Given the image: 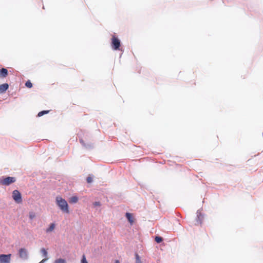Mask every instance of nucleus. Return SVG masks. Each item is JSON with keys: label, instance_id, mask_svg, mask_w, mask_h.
<instances>
[{"label": "nucleus", "instance_id": "nucleus-7", "mask_svg": "<svg viewBox=\"0 0 263 263\" xmlns=\"http://www.w3.org/2000/svg\"><path fill=\"white\" fill-rule=\"evenodd\" d=\"M41 252H42V253L43 254V256L44 257H45V258L42 259L39 263H44L48 259L47 257L48 253H47V251H46V250L45 249H44V248H42L41 249Z\"/></svg>", "mask_w": 263, "mask_h": 263}, {"label": "nucleus", "instance_id": "nucleus-3", "mask_svg": "<svg viewBox=\"0 0 263 263\" xmlns=\"http://www.w3.org/2000/svg\"><path fill=\"white\" fill-rule=\"evenodd\" d=\"M12 197L16 203H21L22 202V195L18 190H15L13 191Z\"/></svg>", "mask_w": 263, "mask_h": 263}, {"label": "nucleus", "instance_id": "nucleus-21", "mask_svg": "<svg viewBox=\"0 0 263 263\" xmlns=\"http://www.w3.org/2000/svg\"><path fill=\"white\" fill-rule=\"evenodd\" d=\"M115 263H120L119 260H116Z\"/></svg>", "mask_w": 263, "mask_h": 263}, {"label": "nucleus", "instance_id": "nucleus-23", "mask_svg": "<svg viewBox=\"0 0 263 263\" xmlns=\"http://www.w3.org/2000/svg\"><path fill=\"white\" fill-rule=\"evenodd\" d=\"M80 142L81 143H83V140L82 139H80Z\"/></svg>", "mask_w": 263, "mask_h": 263}, {"label": "nucleus", "instance_id": "nucleus-10", "mask_svg": "<svg viewBox=\"0 0 263 263\" xmlns=\"http://www.w3.org/2000/svg\"><path fill=\"white\" fill-rule=\"evenodd\" d=\"M55 224L54 223H52L50 224L48 228L46 229L45 231L46 233H49L53 231L55 228Z\"/></svg>", "mask_w": 263, "mask_h": 263}, {"label": "nucleus", "instance_id": "nucleus-17", "mask_svg": "<svg viewBox=\"0 0 263 263\" xmlns=\"http://www.w3.org/2000/svg\"><path fill=\"white\" fill-rule=\"evenodd\" d=\"M81 263H88L87 261L86 260L85 256L84 255H83L82 256Z\"/></svg>", "mask_w": 263, "mask_h": 263}, {"label": "nucleus", "instance_id": "nucleus-14", "mask_svg": "<svg viewBox=\"0 0 263 263\" xmlns=\"http://www.w3.org/2000/svg\"><path fill=\"white\" fill-rule=\"evenodd\" d=\"M49 112V110H43V111H41L40 112H39L38 113V115H37V116L38 117H41L42 116H43L45 114H48V112Z\"/></svg>", "mask_w": 263, "mask_h": 263}, {"label": "nucleus", "instance_id": "nucleus-8", "mask_svg": "<svg viewBox=\"0 0 263 263\" xmlns=\"http://www.w3.org/2000/svg\"><path fill=\"white\" fill-rule=\"evenodd\" d=\"M9 87V85L7 83H4L0 85V93H4L5 92Z\"/></svg>", "mask_w": 263, "mask_h": 263}, {"label": "nucleus", "instance_id": "nucleus-9", "mask_svg": "<svg viewBox=\"0 0 263 263\" xmlns=\"http://www.w3.org/2000/svg\"><path fill=\"white\" fill-rule=\"evenodd\" d=\"M8 76V70L6 68H3L0 69V77L6 78Z\"/></svg>", "mask_w": 263, "mask_h": 263}, {"label": "nucleus", "instance_id": "nucleus-18", "mask_svg": "<svg viewBox=\"0 0 263 263\" xmlns=\"http://www.w3.org/2000/svg\"><path fill=\"white\" fill-rule=\"evenodd\" d=\"M86 180H87V182L89 183L92 181V178L91 177L88 176L87 177Z\"/></svg>", "mask_w": 263, "mask_h": 263}, {"label": "nucleus", "instance_id": "nucleus-11", "mask_svg": "<svg viewBox=\"0 0 263 263\" xmlns=\"http://www.w3.org/2000/svg\"><path fill=\"white\" fill-rule=\"evenodd\" d=\"M126 216L130 224H133L135 220L134 215H126Z\"/></svg>", "mask_w": 263, "mask_h": 263}, {"label": "nucleus", "instance_id": "nucleus-22", "mask_svg": "<svg viewBox=\"0 0 263 263\" xmlns=\"http://www.w3.org/2000/svg\"><path fill=\"white\" fill-rule=\"evenodd\" d=\"M33 217H34V216H33V215H30V219H32V218H33Z\"/></svg>", "mask_w": 263, "mask_h": 263}, {"label": "nucleus", "instance_id": "nucleus-1", "mask_svg": "<svg viewBox=\"0 0 263 263\" xmlns=\"http://www.w3.org/2000/svg\"><path fill=\"white\" fill-rule=\"evenodd\" d=\"M57 204L64 212H68V204L66 201L61 197L58 196L56 198Z\"/></svg>", "mask_w": 263, "mask_h": 263}, {"label": "nucleus", "instance_id": "nucleus-13", "mask_svg": "<svg viewBox=\"0 0 263 263\" xmlns=\"http://www.w3.org/2000/svg\"><path fill=\"white\" fill-rule=\"evenodd\" d=\"M53 263H66V261L65 259L59 258L56 259Z\"/></svg>", "mask_w": 263, "mask_h": 263}, {"label": "nucleus", "instance_id": "nucleus-19", "mask_svg": "<svg viewBox=\"0 0 263 263\" xmlns=\"http://www.w3.org/2000/svg\"><path fill=\"white\" fill-rule=\"evenodd\" d=\"M136 263H142L138 254H136Z\"/></svg>", "mask_w": 263, "mask_h": 263}, {"label": "nucleus", "instance_id": "nucleus-16", "mask_svg": "<svg viewBox=\"0 0 263 263\" xmlns=\"http://www.w3.org/2000/svg\"><path fill=\"white\" fill-rule=\"evenodd\" d=\"M25 86L28 88H31L32 87V84L30 81H28L26 82Z\"/></svg>", "mask_w": 263, "mask_h": 263}, {"label": "nucleus", "instance_id": "nucleus-6", "mask_svg": "<svg viewBox=\"0 0 263 263\" xmlns=\"http://www.w3.org/2000/svg\"><path fill=\"white\" fill-rule=\"evenodd\" d=\"M19 257L23 259H27L28 258V252L25 248H21L18 250Z\"/></svg>", "mask_w": 263, "mask_h": 263}, {"label": "nucleus", "instance_id": "nucleus-4", "mask_svg": "<svg viewBox=\"0 0 263 263\" xmlns=\"http://www.w3.org/2000/svg\"><path fill=\"white\" fill-rule=\"evenodd\" d=\"M121 46L120 41L115 35L111 38V46L114 50H119Z\"/></svg>", "mask_w": 263, "mask_h": 263}, {"label": "nucleus", "instance_id": "nucleus-15", "mask_svg": "<svg viewBox=\"0 0 263 263\" xmlns=\"http://www.w3.org/2000/svg\"><path fill=\"white\" fill-rule=\"evenodd\" d=\"M155 241L157 243H160L162 241V238L159 236H156L155 238Z\"/></svg>", "mask_w": 263, "mask_h": 263}, {"label": "nucleus", "instance_id": "nucleus-12", "mask_svg": "<svg viewBox=\"0 0 263 263\" xmlns=\"http://www.w3.org/2000/svg\"><path fill=\"white\" fill-rule=\"evenodd\" d=\"M78 201V198L77 196L71 197L69 200V202L71 203H74L77 202Z\"/></svg>", "mask_w": 263, "mask_h": 263}, {"label": "nucleus", "instance_id": "nucleus-20", "mask_svg": "<svg viewBox=\"0 0 263 263\" xmlns=\"http://www.w3.org/2000/svg\"><path fill=\"white\" fill-rule=\"evenodd\" d=\"M94 205L95 206H100L101 205L100 204V202H95L94 203H93Z\"/></svg>", "mask_w": 263, "mask_h": 263}, {"label": "nucleus", "instance_id": "nucleus-5", "mask_svg": "<svg viewBox=\"0 0 263 263\" xmlns=\"http://www.w3.org/2000/svg\"><path fill=\"white\" fill-rule=\"evenodd\" d=\"M11 254H1L0 263H10Z\"/></svg>", "mask_w": 263, "mask_h": 263}, {"label": "nucleus", "instance_id": "nucleus-2", "mask_svg": "<svg viewBox=\"0 0 263 263\" xmlns=\"http://www.w3.org/2000/svg\"><path fill=\"white\" fill-rule=\"evenodd\" d=\"M16 179L13 177H7L0 180V184L3 185H9L15 182Z\"/></svg>", "mask_w": 263, "mask_h": 263}]
</instances>
